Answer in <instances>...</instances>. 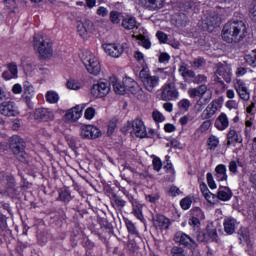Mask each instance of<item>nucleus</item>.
Masks as SVG:
<instances>
[{
  "instance_id": "0eeeda50",
  "label": "nucleus",
  "mask_w": 256,
  "mask_h": 256,
  "mask_svg": "<svg viewBox=\"0 0 256 256\" xmlns=\"http://www.w3.org/2000/svg\"><path fill=\"white\" fill-rule=\"evenodd\" d=\"M178 73H180L184 83H188L189 85H191V83L200 85V83H205V81H207V76L203 74L196 75L195 71L189 70L185 64L180 65Z\"/></svg>"
},
{
  "instance_id": "774afa93",
  "label": "nucleus",
  "mask_w": 256,
  "mask_h": 256,
  "mask_svg": "<svg viewBox=\"0 0 256 256\" xmlns=\"http://www.w3.org/2000/svg\"><path fill=\"white\" fill-rule=\"evenodd\" d=\"M240 99H242L243 101H249L250 99V93H249V89H244V90H240L237 92Z\"/></svg>"
},
{
  "instance_id": "e2e57ef3",
  "label": "nucleus",
  "mask_w": 256,
  "mask_h": 256,
  "mask_svg": "<svg viewBox=\"0 0 256 256\" xmlns=\"http://www.w3.org/2000/svg\"><path fill=\"white\" fill-rule=\"evenodd\" d=\"M8 71L12 76H14L15 79H17V75H19V70L17 69V64L15 63H10L8 64Z\"/></svg>"
},
{
  "instance_id": "09e8293b",
  "label": "nucleus",
  "mask_w": 256,
  "mask_h": 256,
  "mask_svg": "<svg viewBox=\"0 0 256 256\" xmlns=\"http://www.w3.org/2000/svg\"><path fill=\"white\" fill-rule=\"evenodd\" d=\"M209 104V100L207 98H204L203 96L199 98V100L195 104V108L200 113V111H203L205 109V105Z\"/></svg>"
},
{
  "instance_id": "5701e85b",
  "label": "nucleus",
  "mask_w": 256,
  "mask_h": 256,
  "mask_svg": "<svg viewBox=\"0 0 256 256\" xmlns=\"http://www.w3.org/2000/svg\"><path fill=\"white\" fill-rule=\"evenodd\" d=\"M81 115H83V107L77 105L66 112L65 119L67 121H79Z\"/></svg>"
},
{
  "instance_id": "c9c22d12",
  "label": "nucleus",
  "mask_w": 256,
  "mask_h": 256,
  "mask_svg": "<svg viewBox=\"0 0 256 256\" xmlns=\"http://www.w3.org/2000/svg\"><path fill=\"white\" fill-rule=\"evenodd\" d=\"M124 223L129 235H132V237H139V230H137V226H135L133 221L129 218H124Z\"/></svg>"
},
{
  "instance_id": "cd10ccee",
  "label": "nucleus",
  "mask_w": 256,
  "mask_h": 256,
  "mask_svg": "<svg viewBox=\"0 0 256 256\" xmlns=\"http://www.w3.org/2000/svg\"><path fill=\"white\" fill-rule=\"evenodd\" d=\"M207 93V85L202 84L198 86L197 88H191L188 90V95L190 99H195V97H203Z\"/></svg>"
},
{
  "instance_id": "864d4df0",
  "label": "nucleus",
  "mask_w": 256,
  "mask_h": 256,
  "mask_svg": "<svg viewBox=\"0 0 256 256\" xmlns=\"http://www.w3.org/2000/svg\"><path fill=\"white\" fill-rule=\"evenodd\" d=\"M152 165H153V169L154 171H161V169H163V161H161V158L159 157H154L152 160Z\"/></svg>"
},
{
  "instance_id": "3c124183",
  "label": "nucleus",
  "mask_w": 256,
  "mask_h": 256,
  "mask_svg": "<svg viewBox=\"0 0 256 256\" xmlns=\"http://www.w3.org/2000/svg\"><path fill=\"white\" fill-rule=\"evenodd\" d=\"M83 219V212L76 211L73 215V222L75 223V228L77 229L78 233L81 231V227H79V220Z\"/></svg>"
},
{
  "instance_id": "052dcab7",
  "label": "nucleus",
  "mask_w": 256,
  "mask_h": 256,
  "mask_svg": "<svg viewBox=\"0 0 256 256\" xmlns=\"http://www.w3.org/2000/svg\"><path fill=\"white\" fill-rule=\"evenodd\" d=\"M152 119L155 121V123H163V121H165V116H163V114L159 111H153Z\"/></svg>"
},
{
  "instance_id": "20e7f679",
  "label": "nucleus",
  "mask_w": 256,
  "mask_h": 256,
  "mask_svg": "<svg viewBox=\"0 0 256 256\" xmlns=\"http://www.w3.org/2000/svg\"><path fill=\"white\" fill-rule=\"evenodd\" d=\"M34 49L39 55V59H51L53 57V42L43 36H34Z\"/></svg>"
},
{
  "instance_id": "412c9836",
  "label": "nucleus",
  "mask_w": 256,
  "mask_h": 256,
  "mask_svg": "<svg viewBox=\"0 0 256 256\" xmlns=\"http://www.w3.org/2000/svg\"><path fill=\"white\" fill-rule=\"evenodd\" d=\"M140 4L149 11H157V9L165 7V0H140Z\"/></svg>"
},
{
  "instance_id": "aec40b11",
  "label": "nucleus",
  "mask_w": 256,
  "mask_h": 256,
  "mask_svg": "<svg viewBox=\"0 0 256 256\" xmlns=\"http://www.w3.org/2000/svg\"><path fill=\"white\" fill-rule=\"evenodd\" d=\"M175 240L177 243H180L184 247H188V249H191V247H195V245H197V242H195L191 236L184 232H177L175 235Z\"/></svg>"
},
{
  "instance_id": "c85d7f7f",
  "label": "nucleus",
  "mask_w": 256,
  "mask_h": 256,
  "mask_svg": "<svg viewBox=\"0 0 256 256\" xmlns=\"http://www.w3.org/2000/svg\"><path fill=\"white\" fill-rule=\"evenodd\" d=\"M218 109H219L218 107H215V104H212L210 102V104H208L207 107L201 113L200 119H202V120L211 119L213 117V115H215L217 113Z\"/></svg>"
},
{
  "instance_id": "5fc2aeb1",
  "label": "nucleus",
  "mask_w": 256,
  "mask_h": 256,
  "mask_svg": "<svg viewBox=\"0 0 256 256\" xmlns=\"http://www.w3.org/2000/svg\"><path fill=\"white\" fill-rule=\"evenodd\" d=\"M137 39L138 41H141V45L144 47V49H151V40H149V38L139 35L137 36Z\"/></svg>"
},
{
  "instance_id": "9b49d317",
  "label": "nucleus",
  "mask_w": 256,
  "mask_h": 256,
  "mask_svg": "<svg viewBox=\"0 0 256 256\" xmlns=\"http://www.w3.org/2000/svg\"><path fill=\"white\" fill-rule=\"evenodd\" d=\"M83 63L90 75H99L101 73V64L95 55L90 54L83 59Z\"/></svg>"
},
{
  "instance_id": "8fccbe9b",
  "label": "nucleus",
  "mask_w": 256,
  "mask_h": 256,
  "mask_svg": "<svg viewBox=\"0 0 256 256\" xmlns=\"http://www.w3.org/2000/svg\"><path fill=\"white\" fill-rule=\"evenodd\" d=\"M200 191L202 195L205 197V199H207V201L211 199V195H213V193H211V191L209 190V187H207V184L205 183L200 184Z\"/></svg>"
},
{
  "instance_id": "f8f14e48",
  "label": "nucleus",
  "mask_w": 256,
  "mask_h": 256,
  "mask_svg": "<svg viewBox=\"0 0 256 256\" xmlns=\"http://www.w3.org/2000/svg\"><path fill=\"white\" fill-rule=\"evenodd\" d=\"M0 113L4 117H17L19 115V108L14 101H4L0 104Z\"/></svg>"
},
{
  "instance_id": "bf43d9fd",
  "label": "nucleus",
  "mask_w": 256,
  "mask_h": 256,
  "mask_svg": "<svg viewBox=\"0 0 256 256\" xmlns=\"http://www.w3.org/2000/svg\"><path fill=\"white\" fill-rule=\"evenodd\" d=\"M234 87L236 92H239L247 89V84H245V81H243L242 79H237L234 83Z\"/></svg>"
},
{
  "instance_id": "72a5a7b5",
  "label": "nucleus",
  "mask_w": 256,
  "mask_h": 256,
  "mask_svg": "<svg viewBox=\"0 0 256 256\" xmlns=\"http://www.w3.org/2000/svg\"><path fill=\"white\" fill-rule=\"evenodd\" d=\"M12 238L13 232L11 229H9V227L0 229V245H3V243H11Z\"/></svg>"
},
{
  "instance_id": "4c0bfd02",
  "label": "nucleus",
  "mask_w": 256,
  "mask_h": 256,
  "mask_svg": "<svg viewBox=\"0 0 256 256\" xmlns=\"http://www.w3.org/2000/svg\"><path fill=\"white\" fill-rule=\"evenodd\" d=\"M219 143V137L212 134L208 137L206 145L210 151H215L219 147Z\"/></svg>"
},
{
  "instance_id": "de8ad7c7",
  "label": "nucleus",
  "mask_w": 256,
  "mask_h": 256,
  "mask_svg": "<svg viewBox=\"0 0 256 256\" xmlns=\"http://www.w3.org/2000/svg\"><path fill=\"white\" fill-rule=\"evenodd\" d=\"M156 38L160 45H167V42L169 41V35L161 30L156 32Z\"/></svg>"
},
{
  "instance_id": "6e6552de",
  "label": "nucleus",
  "mask_w": 256,
  "mask_h": 256,
  "mask_svg": "<svg viewBox=\"0 0 256 256\" xmlns=\"http://www.w3.org/2000/svg\"><path fill=\"white\" fill-rule=\"evenodd\" d=\"M111 91V77L109 80L100 79L97 84H94L91 88V95L96 99H103V97H107Z\"/></svg>"
},
{
  "instance_id": "680f3d73",
  "label": "nucleus",
  "mask_w": 256,
  "mask_h": 256,
  "mask_svg": "<svg viewBox=\"0 0 256 256\" xmlns=\"http://www.w3.org/2000/svg\"><path fill=\"white\" fill-rule=\"evenodd\" d=\"M178 107L184 111H189V107H191V101H189V99H182L178 102Z\"/></svg>"
},
{
  "instance_id": "473e14b6",
  "label": "nucleus",
  "mask_w": 256,
  "mask_h": 256,
  "mask_svg": "<svg viewBox=\"0 0 256 256\" xmlns=\"http://www.w3.org/2000/svg\"><path fill=\"white\" fill-rule=\"evenodd\" d=\"M82 247L85 249L84 256H95V252H93V249H95L96 244L91 239L86 238V240H84L82 243Z\"/></svg>"
},
{
  "instance_id": "13d9d810",
  "label": "nucleus",
  "mask_w": 256,
  "mask_h": 256,
  "mask_svg": "<svg viewBox=\"0 0 256 256\" xmlns=\"http://www.w3.org/2000/svg\"><path fill=\"white\" fill-rule=\"evenodd\" d=\"M171 255L172 256H187V254H185V249L178 247V246L172 247Z\"/></svg>"
},
{
  "instance_id": "f3484780",
  "label": "nucleus",
  "mask_w": 256,
  "mask_h": 256,
  "mask_svg": "<svg viewBox=\"0 0 256 256\" xmlns=\"http://www.w3.org/2000/svg\"><path fill=\"white\" fill-rule=\"evenodd\" d=\"M153 223L156 229H159L160 231H167L169 227H171V220L167 218L165 215L162 214H156L153 216Z\"/></svg>"
},
{
  "instance_id": "c03bdc74",
  "label": "nucleus",
  "mask_w": 256,
  "mask_h": 256,
  "mask_svg": "<svg viewBox=\"0 0 256 256\" xmlns=\"http://www.w3.org/2000/svg\"><path fill=\"white\" fill-rule=\"evenodd\" d=\"M191 205H193V199H191L189 196H186L180 200V207L183 209V211H188V209H191Z\"/></svg>"
},
{
  "instance_id": "dca6fc26",
  "label": "nucleus",
  "mask_w": 256,
  "mask_h": 256,
  "mask_svg": "<svg viewBox=\"0 0 256 256\" xmlns=\"http://www.w3.org/2000/svg\"><path fill=\"white\" fill-rule=\"evenodd\" d=\"M82 139H99L101 137V130L94 125H86L81 129Z\"/></svg>"
},
{
  "instance_id": "a211bd4d",
  "label": "nucleus",
  "mask_w": 256,
  "mask_h": 256,
  "mask_svg": "<svg viewBox=\"0 0 256 256\" xmlns=\"http://www.w3.org/2000/svg\"><path fill=\"white\" fill-rule=\"evenodd\" d=\"M53 114L49 109L46 108H37L34 111L35 121L47 123V121H53Z\"/></svg>"
},
{
  "instance_id": "58836bf2",
  "label": "nucleus",
  "mask_w": 256,
  "mask_h": 256,
  "mask_svg": "<svg viewBox=\"0 0 256 256\" xmlns=\"http://www.w3.org/2000/svg\"><path fill=\"white\" fill-rule=\"evenodd\" d=\"M244 61L246 64L249 65V67H252V69L256 68V49L252 50L250 54H246L244 56Z\"/></svg>"
},
{
  "instance_id": "ddd939ff",
  "label": "nucleus",
  "mask_w": 256,
  "mask_h": 256,
  "mask_svg": "<svg viewBox=\"0 0 256 256\" xmlns=\"http://www.w3.org/2000/svg\"><path fill=\"white\" fill-rule=\"evenodd\" d=\"M35 97V88L33 87V84L29 81H25L23 83V94L22 99L24 103H26L28 109H33V102L31 99Z\"/></svg>"
},
{
  "instance_id": "c756f323",
  "label": "nucleus",
  "mask_w": 256,
  "mask_h": 256,
  "mask_svg": "<svg viewBox=\"0 0 256 256\" xmlns=\"http://www.w3.org/2000/svg\"><path fill=\"white\" fill-rule=\"evenodd\" d=\"M121 25L126 31H132V29L137 27V18L134 16L125 17L122 19Z\"/></svg>"
},
{
  "instance_id": "423d86ee",
  "label": "nucleus",
  "mask_w": 256,
  "mask_h": 256,
  "mask_svg": "<svg viewBox=\"0 0 256 256\" xmlns=\"http://www.w3.org/2000/svg\"><path fill=\"white\" fill-rule=\"evenodd\" d=\"M194 237L198 243H217L219 241V234L217 228L213 225H207L205 229H200L194 233Z\"/></svg>"
},
{
  "instance_id": "4468645a",
  "label": "nucleus",
  "mask_w": 256,
  "mask_h": 256,
  "mask_svg": "<svg viewBox=\"0 0 256 256\" xmlns=\"http://www.w3.org/2000/svg\"><path fill=\"white\" fill-rule=\"evenodd\" d=\"M124 87L126 89V93H131L132 95H135L136 97H139V95L143 94V88L139 86L137 81H135L131 77H125L123 78Z\"/></svg>"
},
{
  "instance_id": "7c9ffc66",
  "label": "nucleus",
  "mask_w": 256,
  "mask_h": 256,
  "mask_svg": "<svg viewBox=\"0 0 256 256\" xmlns=\"http://www.w3.org/2000/svg\"><path fill=\"white\" fill-rule=\"evenodd\" d=\"M237 143H241V141H239V134H237V130L230 129L227 133V146L235 147Z\"/></svg>"
},
{
  "instance_id": "2f4dec72",
  "label": "nucleus",
  "mask_w": 256,
  "mask_h": 256,
  "mask_svg": "<svg viewBox=\"0 0 256 256\" xmlns=\"http://www.w3.org/2000/svg\"><path fill=\"white\" fill-rule=\"evenodd\" d=\"M0 7H2L4 11H8V13H15V9H17V1L0 0Z\"/></svg>"
},
{
  "instance_id": "a19ab883",
  "label": "nucleus",
  "mask_w": 256,
  "mask_h": 256,
  "mask_svg": "<svg viewBox=\"0 0 256 256\" xmlns=\"http://www.w3.org/2000/svg\"><path fill=\"white\" fill-rule=\"evenodd\" d=\"M193 219H198V221H203L205 219V212L200 207H194L190 210Z\"/></svg>"
},
{
  "instance_id": "7ed1b4c3",
  "label": "nucleus",
  "mask_w": 256,
  "mask_h": 256,
  "mask_svg": "<svg viewBox=\"0 0 256 256\" xmlns=\"http://www.w3.org/2000/svg\"><path fill=\"white\" fill-rule=\"evenodd\" d=\"M8 147L16 156V159L20 161V163H29V154L25 152L27 144L25 143V140L21 138V136L13 135L12 137H10Z\"/></svg>"
},
{
  "instance_id": "f257e3e1",
  "label": "nucleus",
  "mask_w": 256,
  "mask_h": 256,
  "mask_svg": "<svg viewBox=\"0 0 256 256\" xmlns=\"http://www.w3.org/2000/svg\"><path fill=\"white\" fill-rule=\"evenodd\" d=\"M247 37V25L243 21H229L222 29V40L225 43H241Z\"/></svg>"
},
{
  "instance_id": "79ce46f5",
  "label": "nucleus",
  "mask_w": 256,
  "mask_h": 256,
  "mask_svg": "<svg viewBox=\"0 0 256 256\" xmlns=\"http://www.w3.org/2000/svg\"><path fill=\"white\" fill-rule=\"evenodd\" d=\"M188 224L193 229V235H195L197 231L201 230V220L197 218H192L190 216V218L188 219Z\"/></svg>"
},
{
  "instance_id": "ea45409f",
  "label": "nucleus",
  "mask_w": 256,
  "mask_h": 256,
  "mask_svg": "<svg viewBox=\"0 0 256 256\" xmlns=\"http://www.w3.org/2000/svg\"><path fill=\"white\" fill-rule=\"evenodd\" d=\"M112 206L114 209L121 210L125 205H127V201L123 200L120 196H114V198H110Z\"/></svg>"
},
{
  "instance_id": "bb28decb",
  "label": "nucleus",
  "mask_w": 256,
  "mask_h": 256,
  "mask_svg": "<svg viewBox=\"0 0 256 256\" xmlns=\"http://www.w3.org/2000/svg\"><path fill=\"white\" fill-rule=\"evenodd\" d=\"M214 127L217 128L218 131H225V129L229 127V118L227 117V114L222 112L215 120Z\"/></svg>"
},
{
  "instance_id": "e433bc0d",
  "label": "nucleus",
  "mask_w": 256,
  "mask_h": 256,
  "mask_svg": "<svg viewBox=\"0 0 256 256\" xmlns=\"http://www.w3.org/2000/svg\"><path fill=\"white\" fill-rule=\"evenodd\" d=\"M224 231L227 235H233L235 233V219L226 218L223 222Z\"/></svg>"
},
{
  "instance_id": "69168bd1",
  "label": "nucleus",
  "mask_w": 256,
  "mask_h": 256,
  "mask_svg": "<svg viewBox=\"0 0 256 256\" xmlns=\"http://www.w3.org/2000/svg\"><path fill=\"white\" fill-rule=\"evenodd\" d=\"M181 193V189L179 187L173 185L168 190L169 197H177Z\"/></svg>"
},
{
  "instance_id": "49530a36",
  "label": "nucleus",
  "mask_w": 256,
  "mask_h": 256,
  "mask_svg": "<svg viewBox=\"0 0 256 256\" xmlns=\"http://www.w3.org/2000/svg\"><path fill=\"white\" fill-rule=\"evenodd\" d=\"M105 194L110 198L113 199L114 197H117V193H119V190L116 187H113L111 185H106L104 187Z\"/></svg>"
},
{
  "instance_id": "6e6d98bb",
  "label": "nucleus",
  "mask_w": 256,
  "mask_h": 256,
  "mask_svg": "<svg viewBox=\"0 0 256 256\" xmlns=\"http://www.w3.org/2000/svg\"><path fill=\"white\" fill-rule=\"evenodd\" d=\"M206 179H207V183H208V187L210 189H217V183H215V179L213 178V173L208 172L206 174Z\"/></svg>"
},
{
  "instance_id": "603ef678",
  "label": "nucleus",
  "mask_w": 256,
  "mask_h": 256,
  "mask_svg": "<svg viewBox=\"0 0 256 256\" xmlns=\"http://www.w3.org/2000/svg\"><path fill=\"white\" fill-rule=\"evenodd\" d=\"M169 61H171V55H169V53H167V52H161L158 57V62L163 65H167V63H169Z\"/></svg>"
},
{
  "instance_id": "2eb2a0df",
  "label": "nucleus",
  "mask_w": 256,
  "mask_h": 256,
  "mask_svg": "<svg viewBox=\"0 0 256 256\" xmlns=\"http://www.w3.org/2000/svg\"><path fill=\"white\" fill-rule=\"evenodd\" d=\"M216 75H217L216 82L220 83V85H225V82L231 83L232 74H231V69H229V67L223 64H220L217 67Z\"/></svg>"
},
{
  "instance_id": "9d476101",
  "label": "nucleus",
  "mask_w": 256,
  "mask_h": 256,
  "mask_svg": "<svg viewBox=\"0 0 256 256\" xmlns=\"http://www.w3.org/2000/svg\"><path fill=\"white\" fill-rule=\"evenodd\" d=\"M179 97V90H177V86L175 82L167 81L162 86L161 99L162 101H174Z\"/></svg>"
},
{
  "instance_id": "393cba45",
  "label": "nucleus",
  "mask_w": 256,
  "mask_h": 256,
  "mask_svg": "<svg viewBox=\"0 0 256 256\" xmlns=\"http://www.w3.org/2000/svg\"><path fill=\"white\" fill-rule=\"evenodd\" d=\"M233 198V191L228 186H219L217 192V199L219 201H231Z\"/></svg>"
},
{
  "instance_id": "f704fd0d",
  "label": "nucleus",
  "mask_w": 256,
  "mask_h": 256,
  "mask_svg": "<svg viewBox=\"0 0 256 256\" xmlns=\"http://www.w3.org/2000/svg\"><path fill=\"white\" fill-rule=\"evenodd\" d=\"M132 213L136 219L141 221V223H145V216L143 215V204H141V202L132 206Z\"/></svg>"
},
{
  "instance_id": "37998d69",
  "label": "nucleus",
  "mask_w": 256,
  "mask_h": 256,
  "mask_svg": "<svg viewBox=\"0 0 256 256\" xmlns=\"http://www.w3.org/2000/svg\"><path fill=\"white\" fill-rule=\"evenodd\" d=\"M109 19L112 25H119V23H121V12L117 10L110 11Z\"/></svg>"
},
{
  "instance_id": "4d7b16f0",
  "label": "nucleus",
  "mask_w": 256,
  "mask_h": 256,
  "mask_svg": "<svg viewBox=\"0 0 256 256\" xmlns=\"http://www.w3.org/2000/svg\"><path fill=\"white\" fill-rule=\"evenodd\" d=\"M211 125V119L204 120V122L198 128V131H200V133H205L206 131H209Z\"/></svg>"
},
{
  "instance_id": "6ab92c4d",
  "label": "nucleus",
  "mask_w": 256,
  "mask_h": 256,
  "mask_svg": "<svg viewBox=\"0 0 256 256\" xmlns=\"http://www.w3.org/2000/svg\"><path fill=\"white\" fill-rule=\"evenodd\" d=\"M132 129L136 137L139 139H145V135H147V127H145V122H143V120L136 118L132 122Z\"/></svg>"
},
{
  "instance_id": "39448f33",
  "label": "nucleus",
  "mask_w": 256,
  "mask_h": 256,
  "mask_svg": "<svg viewBox=\"0 0 256 256\" xmlns=\"http://www.w3.org/2000/svg\"><path fill=\"white\" fill-rule=\"evenodd\" d=\"M0 185L3 190L0 191L1 195H15L17 191V182L15 176L11 173L2 171L0 168Z\"/></svg>"
},
{
  "instance_id": "b1692460",
  "label": "nucleus",
  "mask_w": 256,
  "mask_h": 256,
  "mask_svg": "<svg viewBox=\"0 0 256 256\" xmlns=\"http://www.w3.org/2000/svg\"><path fill=\"white\" fill-rule=\"evenodd\" d=\"M205 25L208 27V29H215L216 27H219L221 25V17H219V13L216 11L211 12L207 18L204 20Z\"/></svg>"
},
{
  "instance_id": "a878e982",
  "label": "nucleus",
  "mask_w": 256,
  "mask_h": 256,
  "mask_svg": "<svg viewBox=\"0 0 256 256\" xmlns=\"http://www.w3.org/2000/svg\"><path fill=\"white\" fill-rule=\"evenodd\" d=\"M56 201H60L61 203H64V205H69V203L73 201V196H71V190L67 188H60L58 190V197Z\"/></svg>"
},
{
  "instance_id": "f03ea898",
  "label": "nucleus",
  "mask_w": 256,
  "mask_h": 256,
  "mask_svg": "<svg viewBox=\"0 0 256 256\" xmlns=\"http://www.w3.org/2000/svg\"><path fill=\"white\" fill-rule=\"evenodd\" d=\"M139 79L146 91L149 93L155 92L159 83H161V78L158 75H151V70L149 69V64L146 61L141 63V70L139 72Z\"/></svg>"
},
{
  "instance_id": "a18cd8bd",
  "label": "nucleus",
  "mask_w": 256,
  "mask_h": 256,
  "mask_svg": "<svg viewBox=\"0 0 256 256\" xmlns=\"http://www.w3.org/2000/svg\"><path fill=\"white\" fill-rule=\"evenodd\" d=\"M46 101L47 103L55 104L59 102V94L55 91H48L46 93Z\"/></svg>"
},
{
  "instance_id": "4be33fe9",
  "label": "nucleus",
  "mask_w": 256,
  "mask_h": 256,
  "mask_svg": "<svg viewBox=\"0 0 256 256\" xmlns=\"http://www.w3.org/2000/svg\"><path fill=\"white\" fill-rule=\"evenodd\" d=\"M111 85L116 95H125V93H127L125 83H123V80L121 82V80H119V78H117L115 75L110 76V86Z\"/></svg>"
},
{
  "instance_id": "0e129e2a",
  "label": "nucleus",
  "mask_w": 256,
  "mask_h": 256,
  "mask_svg": "<svg viewBox=\"0 0 256 256\" xmlns=\"http://www.w3.org/2000/svg\"><path fill=\"white\" fill-rule=\"evenodd\" d=\"M95 108L93 107H88L86 110H85V113H84V117L85 119H87L88 121H91V119H93V117H95Z\"/></svg>"
},
{
  "instance_id": "1a4fd4ad",
  "label": "nucleus",
  "mask_w": 256,
  "mask_h": 256,
  "mask_svg": "<svg viewBox=\"0 0 256 256\" xmlns=\"http://www.w3.org/2000/svg\"><path fill=\"white\" fill-rule=\"evenodd\" d=\"M105 53L109 55L110 57H114V59H119L125 53L126 49H129L127 47V43H108L102 45Z\"/></svg>"
},
{
  "instance_id": "338daca9",
  "label": "nucleus",
  "mask_w": 256,
  "mask_h": 256,
  "mask_svg": "<svg viewBox=\"0 0 256 256\" xmlns=\"http://www.w3.org/2000/svg\"><path fill=\"white\" fill-rule=\"evenodd\" d=\"M192 65H193L194 69H200V67H203L205 65V58L198 57V58L194 59Z\"/></svg>"
}]
</instances>
